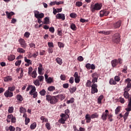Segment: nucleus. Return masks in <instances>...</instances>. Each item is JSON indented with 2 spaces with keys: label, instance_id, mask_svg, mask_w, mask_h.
Wrapping results in <instances>:
<instances>
[{
  "label": "nucleus",
  "instance_id": "obj_1",
  "mask_svg": "<svg viewBox=\"0 0 131 131\" xmlns=\"http://www.w3.org/2000/svg\"><path fill=\"white\" fill-rule=\"evenodd\" d=\"M46 101H47L51 105H55L59 102V99L57 98L56 96H51L49 95H46Z\"/></svg>",
  "mask_w": 131,
  "mask_h": 131
},
{
  "label": "nucleus",
  "instance_id": "obj_2",
  "mask_svg": "<svg viewBox=\"0 0 131 131\" xmlns=\"http://www.w3.org/2000/svg\"><path fill=\"white\" fill-rule=\"evenodd\" d=\"M101 9H102V4H101L96 3L95 5H91L90 10L92 13H95L96 11H99Z\"/></svg>",
  "mask_w": 131,
  "mask_h": 131
},
{
  "label": "nucleus",
  "instance_id": "obj_3",
  "mask_svg": "<svg viewBox=\"0 0 131 131\" xmlns=\"http://www.w3.org/2000/svg\"><path fill=\"white\" fill-rule=\"evenodd\" d=\"M122 59L119 58L118 59H114L113 60H112L111 61V64H112V67L114 68V67H117V65H118V64L119 65H121V64H122Z\"/></svg>",
  "mask_w": 131,
  "mask_h": 131
},
{
  "label": "nucleus",
  "instance_id": "obj_4",
  "mask_svg": "<svg viewBox=\"0 0 131 131\" xmlns=\"http://www.w3.org/2000/svg\"><path fill=\"white\" fill-rule=\"evenodd\" d=\"M120 34L118 33H115L112 37V41L115 43L120 42Z\"/></svg>",
  "mask_w": 131,
  "mask_h": 131
},
{
  "label": "nucleus",
  "instance_id": "obj_5",
  "mask_svg": "<svg viewBox=\"0 0 131 131\" xmlns=\"http://www.w3.org/2000/svg\"><path fill=\"white\" fill-rule=\"evenodd\" d=\"M34 16L36 19H42L45 17V14L41 13H39V11L37 10L34 11Z\"/></svg>",
  "mask_w": 131,
  "mask_h": 131
},
{
  "label": "nucleus",
  "instance_id": "obj_6",
  "mask_svg": "<svg viewBox=\"0 0 131 131\" xmlns=\"http://www.w3.org/2000/svg\"><path fill=\"white\" fill-rule=\"evenodd\" d=\"M125 83H127V86L124 89L126 91H130L131 89V79L129 78H127L125 80Z\"/></svg>",
  "mask_w": 131,
  "mask_h": 131
},
{
  "label": "nucleus",
  "instance_id": "obj_7",
  "mask_svg": "<svg viewBox=\"0 0 131 131\" xmlns=\"http://www.w3.org/2000/svg\"><path fill=\"white\" fill-rule=\"evenodd\" d=\"M18 42H19V44L21 48H23V49H26V48L27 47V43H26V41H25V40H24V39H19Z\"/></svg>",
  "mask_w": 131,
  "mask_h": 131
},
{
  "label": "nucleus",
  "instance_id": "obj_8",
  "mask_svg": "<svg viewBox=\"0 0 131 131\" xmlns=\"http://www.w3.org/2000/svg\"><path fill=\"white\" fill-rule=\"evenodd\" d=\"M91 88V93L96 94V93H98V85L97 84H93Z\"/></svg>",
  "mask_w": 131,
  "mask_h": 131
},
{
  "label": "nucleus",
  "instance_id": "obj_9",
  "mask_svg": "<svg viewBox=\"0 0 131 131\" xmlns=\"http://www.w3.org/2000/svg\"><path fill=\"white\" fill-rule=\"evenodd\" d=\"M4 96L6 98H12L14 96V94L13 92L7 90L4 93Z\"/></svg>",
  "mask_w": 131,
  "mask_h": 131
},
{
  "label": "nucleus",
  "instance_id": "obj_10",
  "mask_svg": "<svg viewBox=\"0 0 131 131\" xmlns=\"http://www.w3.org/2000/svg\"><path fill=\"white\" fill-rule=\"evenodd\" d=\"M110 14V11L109 10H101L100 12V17H104V16H108Z\"/></svg>",
  "mask_w": 131,
  "mask_h": 131
},
{
  "label": "nucleus",
  "instance_id": "obj_11",
  "mask_svg": "<svg viewBox=\"0 0 131 131\" xmlns=\"http://www.w3.org/2000/svg\"><path fill=\"white\" fill-rule=\"evenodd\" d=\"M74 77L75 78V82H76V83H79L80 78L78 76V73L75 72L74 75Z\"/></svg>",
  "mask_w": 131,
  "mask_h": 131
},
{
  "label": "nucleus",
  "instance_id": "obj_12",
  "mask_svg": "<svg viewBox=\"0 0 131 131\" xmlns=\"http://www.w3.org/2000/svg\"><path fill=\"white\" fill-rule=\"evenodd\" d=\"M55 17L56 19H61L63 20V21L65 20V14H64L58 13L57 14H56Z\"/></svg>",
  "mask_w": 131,
  "mask_h": 131
},
{
  "label": "nucleus",
  "instance_id": "obj_13",
  "mask_svg": "<svg viewBox=\"0 0 131 131\" xmlns=\"http://www.w3.org/2000/svg\"><path fill=\"white\" fill-rule=\"evenodd\" d=\"M42 70H45L42 67V64L41 63L39 64V67H38V73L40 75H42L43 73H42Z\"/></svg>",
  "mask_w": 131,
  "mask_h": 131
},
{
  "label": "nucleus",
  "instance_id": "obj_14",
  "mask_svg": "<svg viewBox=\"0 0 131 131\" xmlns=\"http://www.w3.org/2000/svg\"><path fill=\"white\" fill-rule=\"evenodd\" d=\"M6 14L7 17L8 18V19H12V16H14V15H15V13H14V12L13 11H11L10 12L6 11Z\"/></svg>",
  "mask_w": 131,
  "mask_h": 131
},
{
  "label": "nucleus",
  "instance_id": "obj_15",
  "mask_svg": "<svg viewBox=\"0 0 131 131\" xmlns=\"http://www.w3.org/2000/svg\"><path fill=\"white\" fill-rule=\"evenodd\" d=\"M86 123H90L92 121V118L90 114H86L85 116Z\"/></svg>",
  "mask_w": 131,
  "mask_h": 131
},
{
  "label": "nucleus",
  "instance_id": "obj_16",
  "mask_svg": "<svg viewBox=\"0 0 131 131\" xmlns=\"http://www.w3.org/2000/svg\"><path fill=\"white\" fill-rule=\"evenodd\" d=\"M14 59H16V56L14 54L10 55L8 57V60L10 62L14 61Z\"/></svg>",
  "mask_w": 131,
  "mask_h": 131
},
{
  "label": "nucleus",
  "instance_id": "obj_17",
  "mask_svg": "<svg viewBox=\"0 0 131 131\" xmlns=\"http://www.w3.org/2000/svg\"><path fill=\"white\" fill-rule=\"evenodd\" d=\"M124 92L123 94V96L124 97V98H125V99H129V94L128 93V92H129V91H127L126 90L124 89Z\"/></svg>",
  "mask_w": 131,
  "mask_h": 131
},
{
  "label": "nucleus",
  "instance_id": "obj_18",
  "mask_svg": "<svg viewBox=\"0 0 131 131\" xmlns=\"http://www.w3.org/2000/svg\"><path fill=\"white\" fill-rule=\"evenodd\" d=\"M12 80H13V78L11 76H8L4 78V81H5V82H8V81H12Z\"/></svg>",
  "mask_w": 131,
  "mask_h": 131
},
{
  "label": "nucleus",
  "instance_id": "obj_19",
  "mask_svg": "<svg viewBox=\"0 0 131 131\" xmlns=\"http://www.w3.org/2000/svg\"><path fill=\"white\" fill-rule=\"evenodd\" d=\"M107 117H108V114H106L105 113H103L101 115V119L103 121H106L107 120Z\"/></svg>",
  "mask_w": 131,
  "mask_h": 131
},
{
  "label": "nucleus",
  "instance_id": "obj_20",
  "mask_svg": "<svg viewBox=\"0 0 131 131\" xmlns=\"http://www.w3.org/2000/svg\"><path fill=\"white\" fill-rule=\"evenodd\" d=\"M16 98L17 101H19V103L21 104V103H22V101H23V97H22V95L18 94L16 95Z\"/></svg>",
  "mask_w": 131,
  "mask_h": 131
},
{
  "label": "nucleus",
  "instance_id": "obj_21",
  "mask_svg": "<svg viewBox=\"0 0 131 131\" xmlns=\"http://www.w3.org/2000/svg\"><path fill=\"white\" fill-rule=\"evenodd\" d=\"M55 61L59 65H62L63 64V61L60 57H57L55 59Z\"/></svg>",
  "mask_w": 131,
  "mask_h": 131
},
{
  "label": "nucleus",
  "instance_id": "obj_22",
  "mask_svg": "<svg viewBox=\"0 0 131 131\" xmlns=\"http://www.w3.org/2000/svg\"><path fill=\"white\" fill-rule=\"evenodd\" d=\"M121 26V20H119L114 24L115 28H119Z\"/></svg>",
  "mask_w": 131,
  "mask_h": 131
},
{
  "label": "nucleus",
  "instance_id": "obj_23",
  "mask_svg": "<svg viewBox=\"0 0 131 131\" xmlns=\"http://www.w3.org/2000/svg\"><path fill=\"white\" fill-rule=\"evenodd\" d=\"M67 118H68V117L61 118L59 120V122L60 123H61V124H64L65 121H66L67 120Z\"/></svg>",
  "mask_w": 131,
  "mask_h": 131
},
{
  "label": "nucleus",
  "instance_id": "obj_24",
  "mask_svg": "<svg viewBox=\"0 0 131 131\" xmlns=\"http://www.w3.org/2000/svg\"><path fill=\"white\" fill-rule=\"evenodd\" d=\"M90 117H91L92 119H94L95 118H99V114L97 113H95L92 114Z\"/></svg>",
  "mask_w": 131,
  "mask_h": 131
},
{
  "label": "nucleus",
  "instance_id": "obj_25",
  "mask_svg": "<svg viewBox=\"0 0 131 131\" xmlns=\"http://www.w3.org/2000/svg\"><path fill=\"white\" fill-rule=\"evenodd\" d=\"M70 94H74L76 92V87L73 86L72 88H70L69 89Z\"/></svg>",
  "mask_w": 131,
  "mask_h": 131
},
{
  "label": "nucleus",
  "instance_id": "obj_26",
  "mask_svg": "<svg viewBox=\"0 0 131 131\" xmlns=\"http://www.w3.org/2000/svg\"><path fill=\"white\" fill-rule=\"evenodd\" d=\"M102 99H104V96L100 95L97 99V103L98 104H101L102 103Z\"/></svg>",
  "mask_w": 131,
  "mask_h": 131
},
{
  "label": "nucleus",
  "instance_id": "obj_27",
  "mask_svg": "<svg viewBox=\"0 0 131 131\" xmlns=\"http://www.w3.org/2000/svg\"><path fill=\"white\" fill-rule=\"evenodd\" d=\"M31 77L33 78H36V76H37V73H36V70H34L32 73H31Z\"/></svg>",
  "mask_w": 131,
  "mask_h": 131
},
{
  "label": "nucleus",
  "instance_id": "obj_28",
  "mask_svg": "<svg viewBox=\"0 0 131 131\" xmlns=\"http://www.w3.org/2000/svg\"><path fill=\"white\" fill-rule=\"evenodd\" d=\"M17 53H19V54H24L25 53L26 51L25 50L23 49V48H18L17 49Z\"/></svg>",
  "mask_w": 131,
  "mask_h": 131
},
{
  "label": "nucleus",
  "instance_id": "obj_29",
  "mask_svg": "<svg viewBox=\"0 0 131 131\" xmlns=\"http://www.w3.org/2000/svg\"><path fill=\"white\" fill-rule=\"evenodd\" d=\"M43 24H50V18L48 17H46L44 18V22H42Z\"/></svg>",
  "mask_w": 131,
  "mask_h": 131
},
{
  "label": "nucleus",
  "instance_id": "obj_30",
  "mask_svg": "<svg viewBox=\"0 0 131 131\" xmlns=\"http://www.w3.org/2000/svg\"><path fill=\"white\" fill-rule=\"evenodd\" d=\"M100 75L98 73H94L92 74V78H99Z\"/></svg>",
  "mask_w": 131,
  "mask_h": 131
},
{
  "label": "nucleus",
  "instance_id": "obj_31",
  "mask_svg": "<svg viewBox=\"0 0 131 131\" xmlns=\"http://www.w3.org/2000/svg\"><path fill=\"white\" fill-rule=\"evenodd\" d=\"M70 28H71V29H72V30H73V31H75V30H76V29H77L76 26L75 25V24H74L73 23L70 25Z\"/></svg>",
  "mask_w": 131,
  "mask_h": 131
},
{
  "label": "nucleus",
  "instance_id": "obj_32",
  "mask_svg": "<svg viewBox=\"0 0 131 131\" xmlns=\"http://www.w3.org/2000/svg\"><path fill=\"white\" fill-rule=\"evenodd\" d=\"M35 91H36L35 86H33V87H32V90L29 92L30 95H31V96H32V94L35 93Z\"/></svg>",
  "mask_w": 131,
  "mask_h": 131
},
{
  "label": "nucleus",
  "instance_id": "obj_33",
  "mask_svg": "<svg viewBox=\"0 0 131 131\" xmlns=\"http://www.w3.org/2000/svg\"><path fill=\"white\" fill-rule=\"evenodd\" d=\"M121 110V106H118L116 110H115V114L116 115H117V114H118V113H119V112H120V111Z\"/></svg>",
  "mask_w": 131,
  "mask_h": 131
},
{
  "label": "nucleus",
  "instance_id": "obj_34",
  "mask_svg": "<svg viewBox=\"0 0 131 131\" xmlns=\"http://www.w3.org/2000/svg\"><path fill=\"white\" fill-rule=\"evenodd\" d=\"M25 62L28 64H30V65H32V61L31 60L27 59V57H25Z\"/></svg>",
  "mask_w": 131,
  "mask_h": 131
},
{
  "label": "nucleus",
  "instance_id": "obj_35",
  "mask_svg": "<svg viewBox=\"0 0 131 131\" xmlns=\"http://www.w3.org/2000/svg\"><path fill=\"white\" fill-rule=\"evenodd\" d=\"M19 112L20 113H26L27 112L26 108L21 106L19 108Z\"/></svg>",
  "mask_w": 131,
  "mask_h": 131
},
{
  "label": "nucleus",
  "instance_id": "obj_36",
  "mask_svg": "<svg viewBox=\"0 0 131 131\" xmlns=\"http://www.w3.org/2000/svg\"><path fill=\"white\" fill-rule=\"evenodd\" d=\"M13 116L12 114L9 115L7 116V122H8V123L11 122V120L12 119Z\"/></svg>",
  "mask_w": 131,
  "mask_h": 131
},
{
  "label": "nucleus",
  "instance_id": "obj_37",
  "mask_svg": "<svg viewBox=\"0 0 131 131\" xmlns=\"http://www.w3.org/2000/svg\"><path fill=\"white\" fill-rule=\"evenodd\" d=\"M16 88L15 87L14 85L12 86H9L8 87V89L7 90L9 91V92H11L12 93H13V92H14V91H15Z\"/></svg>",
  "mask_w": 131,
  "mask_h": 131
},
{
  "label": "nucleus",
  "instance_id": "obj_38",
  "mask_svg": "<svg viewBox=\"0 0 131 131\" xmlns=\"http://www.w3.org/2000/svg\"><path fill=\"white\" fill-rule=\"evenodd\" d=\"M56 90V88L54 86H50L48 88V91L49 92H53Z\"/></svg>",
  "mask_w": 131,
  "mask_h": 131
},
{
  "label": "nucleus",
  "instance_id": "obj_39",
  "mask_svg": "<svg viewBox=\"0 0 131 131\" xmlns=\"http://www.w3.org/2000/svg\"><path fill=\"white\" fill-rule=\"evenodd\" d=\"M33 83L36 85V86H39L40 83H39V80L38 79H36L34 81Z\"/></svg>",
  "mask_w": 131,
  "mask_h": 131
},
{
  "label": "nucleus",
  "instance_id": "obj_40",
  "mask_svg": "<svg viewBox=\"0 0 131 131\" xmlns=\"http://www.w3.org/2000/svg\"><path fill=\"white\" fill-rule=\"evenodd\" d=\"M74 103V98H71L69 100L67 101V104H72Z\"/></svg>",
  "mask_w": 131,
  "mask_h": 131
},
{
  "label": "nucleus",
  "instance_id": "obj_41",
  "mask_svg": "<svg viewBox=\"0 0 131 131\" xmlns=\"http://www.w3.org/2000/svg\"><path fill=\"white\" fill-rule=\"evenodd\" d=\"M86 86L87 88H91V86L92 87V81H91V80H88L87 81V82L86 83Z\"/></svg>",
  "mask_w": 131,
  "mask_h": 131
},
{
  "label": "nucleus",
  "instance_id": "obj_42",
  "mask_svg": "<svg viewBox=\"0 0 131 131\" xmlns=\"http://www.w3.org/2000/svg\"><path fill=\"white\" fill-rule=\"evenodd\" d=\"M46 93H47V92L46 91V90L45 89H42L41 91H40L39 92V94L41 96H45Z\"/></svg>",
  "mask_w": 131,
  "mask_h": 131
},
{
  "label": "nucleus",
  "instance_id": "obj_43",
  "mask_svg": "<svg viewBox=\"0 0 131 131\" xmlns=\"http://www.w3.org/2000/svg\"><path fill=\"white\" fill-rule=\"evenodd\" d=\"M110 82V84H112V85H113V84L115 85V84H116L117 83L116 82V81H115L114 80V79H111L110 80V82Z\"/></svg>",
  "mask_w": 131,
  "mask_h": 131
},
{
  "label": "nucleus",
  "instance_id": "obj_44",
  "mask_svg": "<svg viewBox=\"0 0 131 131\" xmlns=\"http://www.w3.org/2000/svg\"><path fill=\"white\" fill-rule=\"evenodd\" d=\"M99 33H102V34L108 35V34H110V32L107 31H100Z\"/></svg>",
  "mask_w": 131,
  "mask_h": 131
},
{
  "label": "nucleus",
  "instance_id": "obj_45",
  "mask_svg": "<svg viewBox=\"0 0 131 131\" xmlns=\"http://www.w3.org/2000/svg\"><path fill=\"white\" fill-rule=\"evenodd\" d=\"M32 70H33L32 67H30L28 69V75H31V73H32L31 72H32Z\"/></svg>",
  "mask_w": 131,
  "mask_h": 131
},
{
  "label": "nucleus",
  "instance_id": "obj_46",
  "mask_svg": "<svg viewBox=\"0 0 131 131\" xmlns=\"http://www.w3.org/2000/svg\"><path fill=\"white\" fill-rule=\"evenodd\" d=\"M36 127V122L33 123L30 126L31 129H34V128H35Z\"/></svg>",
  "mask_w": 131,
  "mask_h": 131
},
{
  "label": "nucleus",
  "instance_id": "obj_47",
  "mask_svg": "<svg viewBox=\"0 0 131 131\" xmlns=\"http://www.w3.org/2000/svg\"><path fill=\"white\" fill-rule=\"evenodd\" d=\"M70 17L73 18H76V17H77V14H76V13H72L70 14Z\"/></svg>",
  "mask_w": 131,
  "mask_h": 131
},
{
  "label": "nucleus",
  "instance_id": "obj_48",
  "mask_svg": "<svg viewBox=\"0 0 131 131\" xmlns=\"http://www.w3.org/2000/svg\"><path fill=\"white\" fill-rule=\"evenodd\" d=\"M128 114H129V112H126L124 115L123 119L124 121H125L126 119H127V116H128Z\"/></svg>",
  "mask_w": 131,
  "mask_h": 131
},
{
  "label": "nucleus",
  "instance_id": "obj_49",
  "mask_svg": "<svg viewBox=\"0 0 131 131\" xmlns=\"http://www.w3.org/2000/svg\"><path fill=\"white\" fill-rule=\"evenodd\" d=\"M21 63H22V60H17L15 62V66H20L21 65Z\"/></svg>",
  "mask_w": 131,
  "mask_h": 131
},
{
  "label": "nucleus",
  "instance_id": "obj_50",
  "mask_svg": "<svg viewBox=\"0 0 131 131\" xmlns=\"http://www.w3.org/2000/svg\"><path fill=\"white\" fill-rule=\"evenodd\" d=\"M24 36H25V37H26V38H28L29 36H30V33H29V32H26L24 35Z\"/></svg>",
  "mask_w": 131,
  "mask_h": 131
},
{
  "label": "nucleus",
  "instance_id": "obj_51",
  "mask_svg": "<svg viewBox=\"0 0 131 131\" xmlns=\"http://www.w3.org/2000/svg\"><path fill=\"white\" fill-rule=\"evenodd\" d=\"M45 126H46V128H47V129H48V130H50V129H51V124H50V123H47L45 124Z\"/></svg>",
  "mask_w": 131,
  "mask_h": 131
},
{
  "label": "nucleus",
  "instance_id": "obj_52",
  "mask_svg": "<svg viewBox=\"0 0 131 131\" xmlns=\"http://www.w3.org/2000/svg\"><path fill=\"white\" fill-rule=\"evenodd\" d=\"M92 82L93 84H96V82H98V78H93Z\"/></svg>",
  "mask_w": 131,
  "mask_h": 131
},
{
  "label": "nucleus",
  "instance_id": "obj_53",
  "mask_svg": "<svg viewBox=\"0 0 131 131\" xmlns=\"http://www.w3.org/2000/svg\"><path fill=\"white\" fill-rule=\"evenodd\" d=\"M76 6H77V7H81V6H82V2L80 1H77L76 3Z\"/></svg>",
  "mask_w": 131,
  "mask_h": 131
},
{
  "label": "nucleus",
  "instance_id": "obj_54",
  "mask_svg": "<svg viewBox=\"0 0 131 131\" xmlns=\"http://www.w3.org/2000/svg\"><path fill=\"white\" fill-rule=\"evenodd\" d=\"M23 72H24L23 69H21L20 71V76L18 77V78L19 79H20V78H22V77H23Z\"/></svg>",
  "mask_w": 131,
  "mask_h": 131
},
{
  "label": "nucleus",
  "instance_id": "obj_55",
  "mask_svg": "<svg viewBox=\"0 0 131 131\" xmlns=\"http://www.w3.org/2000/svg\"><path fill=\"white\" fill-rule=\"evenodd\" d=\"M115 81H117V82L120 81V77L118 76H116L114 78Z\"/></svg>",
  "mask_w": 131,
  "mask_h": 131
},
{
  "label": "nucleus",
  "instance_id": "obj_56",
  "mask_svg": "<svg viewBox=\"0 0 131 131\" xmlns=\"http://www.w3.org/2000/svg\"><path fill=\"white\" fill-rule=\"evenodd\" d=\"M14 111V107L12 106L9 107L8 110L9 113H13Z\"/></svg>",
  "mask_w": 131,
  "mask_h": 131
},
{
  "label": "nucleus",
  "instance_id": "obj_57",
  "mask_svg": "<svg viewBox=\"0 0 131 131\" xmlns=\"http://www.w3.org/2000/svg\"><path fill=\"white\" fill-rule=\"evenodd\" d=\"M44 77L43 76H38V79H39V81H43V79H44Z\"/></svg>",
  "mask_w": 131,
  "mask_h": 131
},
{
  "label": "nucleus",
  "instance_id": "obj_58",
  "mask_svg": "<svg viewBox=\"0 0 131 131\" xmlns=\"http://www.w3.org/2000/svg\"><path fill=\"white\" fill-rule=\"evenodd\" d=\"M58 46L59 48H60V49H61V48H64V43H63L61 42H58Z\"/></svg>",
  "mask_w": 131,
  "mask_h": 131
},
{
  "label": "nucleus",
  "instance_id": "obj_59",
  "mask_svg": "<svg viewBox=\"0 0 131 131\" xmlns=\"http://www.w3.org/2000/svg\"><path fill=\"white\" fill-rule=\"evenodd\" d=\"M48 45L49 48H54V43L53 42H49L48 43Z\"/></svg>",
  "mask_w": 131,
  "mask_h": 131
},
{
  "label": "nucleus",
  "instance_id": "obj_60",
  "mask_svg": "<svg viewBox=\"0 0 131 131\" xmlns=\"http://www.w3.org/2000/svg\"><path fill=\"white\" fill-rule=\"evenodd\" d=\"M10 121L12 122V123H15V122H16V117L13 116L12 118H11V120H10Z\"/></svg>",
  "mask_w": 131,
  "mask_h": 131
},
{
  "label": "nucleus",
  "instance_id": "obj_61",
  "mask_svg": "<svg viewBox=\"0 0 131 131\" xmlns=\"http://www.w3.org/2000/svg\"><path fill=\"white\" fill-rule=\"evenodd\" d=\"M128 107H127L125 109L126 111H127L126 112H129V111H131V105H129V103L128 104Z\"/></svg>",
  "mask_w": 131,
  "mask_h": 131
},
{
  "label": "nucleus",
  "instance_id": "obj_62",
  "mask_svg": "<svg viewBox=\"0 0 131 131\" xmlns=\"http://www.w3.org/2000/svg\"><path fill=\"white\" fill-rule=\"evenodd\" d=\"M29 46L30 47V48H33L34 49H35V44H34V43H30L29 44Z\"/></svg>",
  "mask_w": 131,
  "mask_h": 131
},
{
  "label": "nucleus",
  "instance_id": "obj_63",
  "mask_svg": "<svg viewBox=\"0 0 131 131\" xmlns=\"http://www.w3.org/2000/svg\"><path fill=\"white\" fill-rule=\"evenodd\" d=\"M91 64L90 63H86L85 65V67L87 69H88L89 70H90V69H91Z\"/></svg>",
  "mask_w": 131,
  "mask_h": 131
},
{
  "label": "nucleus",
  "instance_id": "obj_64",
  "mask_svg": "<svg viewBox=\"0 0 131 131\" xmlns=\"http://www.w3.org/2000/svg\"><path fill=\"white\" fill-rule=\"evenodd\" d=\"M16 129L14 128V126H12V125H10L9 126V130L10 131H15Z\"/></svg>",
  "mask_w": 131,
  "mask_h": 131
}]
</instances>
